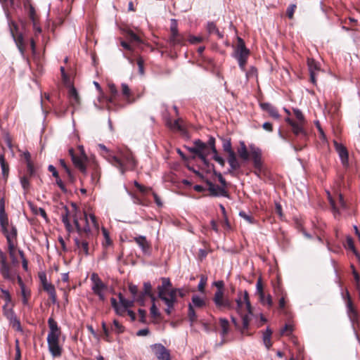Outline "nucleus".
<instances>
[{
    "label": "nucleus",
    "instance_id": "2",
    "mask_svg": "<svg viewBox=\"0 0 360 360\" xmlns=\"http://www.w3.org/2000/svg\"><path fill=\"white\" fill-rule=\"evenodd\" d=\"M101 154L114 167L117 168L122 174L128 170H134L136 167V161L132 153L129 150H120L117 155L111 153L103 144H98Z\"/></svg>",
    "mask_w": 360,
    "mask_h": 360
},
{
    "label": "nucleus",
    "instance_id": "57",
    "mask_svg": "<svg viewBox=\"0 0 360 360\" xmlns=\"http://www.w3.org/2000/svg\"><path fill=\"white\" fill-rule=\"evenodd\" d=\"M0 226L2 231L8 229L9 224L7 214L0 216Z\"/></svg>",
    "mask_w": 360,
    "mask_h": 360
},
{
    "label": "nucleus",
    "instance_id": "52",
    "mask_svg": "<svg viewBox=\"0 0 360 360\" xmlns=\"http://www.w3.org/2000/svg\"><path fill=\"white\" fill-rule=\"evenodd\" d=\"M30 178H27V176H21L20 177V181L21 184V186L25 191V193L28 192L30 184Z\"/></svg>",
    "mask_w": 360,
    "mask_h": 360
},
{
    "label": "nucleus",
    "instance_id": "19",
    "mask_svg": "<svg viewBox=\"0 0 360 360\" xmlns=\"http://www.w3.org/2000/svg\"><path fill=\"white\" fill-rule=\"evenodd\" d=\"M334 146L335 150L339 155L342 165L347 167L349 163V153L347 148L335 141H334Z\"/></svg>",
    "mask_w": 360,
    "mask_h": 360
},
{
    "label": "nucleus",
    "instance_id": "14",
    "mask_svg": "<svg viewBox=\"0 0 360 360\" xmlns=\"http://www.w3.org/2000/svg\"><path fill=\"white\" fill-rule=\"evenodd\" d=\"M328 200L334 217L337 218L340 215V208H346V202L344 200L343 195L341 193H339L336 201L330 196V194H328Z\"/></svg>",
    "mask_w": 360,
    "mask_h": 360
},
{
    "label": "nucleus",
    "instance_id": "46",
    "mask_svg": "<svg viewBox=\"0 0 360 360\" xmlns=\"http://www.w3.org/2000/svg\"><path fill=\"white\" fill-rule=\"evenodd\" d=\"M122 94L125 97L126 100L129 103L134 102V99L131 98V93L129 87L126 84H122Z\"/></svg>",
    "mask_w": 360,
    "mask_h": 360
},
{
    "label": "nucleus",
    "instance_id": "17",
    "mask_svg": "<svg viewBox=\"0 0 360 360\" xmlns=\"http://www.w3.org/2000/svg\"><path fill=\"white\" fill-rule=\"evenodd\" d=\"M307 66L309 72V81L314 84H316V73L320 70L319 63L313 58L307 59Z\"/></svg>",
    "mask_w": 360,
    "mask_h": 360
},
{
    "label": "nucleus",
    "instance_id": "32",
    "mask_svg": "<svg viewBox=\"0 0 360 360\" xmlns=\"http://www.w3.org/2000/svg\"><path fill=\"white\" fill-rule=\"evenodd\" d=\"M0 165H1L3 178L5 180H6L8 177L10 169H9V165L5 159L4 154L0 155Z\"/></svg>",
    "mask_w": 360,
    "mask_h": 360
},
{
    "label": "nucleus",
    "instance_id": "10",
    "mask_svg": "<svg viewBox=\"0 0 360 360\" xmlns=\"http://www.w3.org/2000/svg\"><path fill=\"white\" fill-rule=\"evenodd\" d=\"M346 306L347 314L349 321L352 323L353 328L356 330V328H360L359 314L356 307L354 306L348 291L347 292Z\"/></svg>",
    "mask_w": 360,
    "mask_h": 360
},
{
    "label": "nucleus",
    "instance_id": "50",
    "mask_svg": "<svg viewBox=\"0 0 360 360\" xmlns=\"http://www.w3.org/2000/svg\"><path fill=\"white\" fill-rule=\"evenodd\" d=\"M145 294L147 295L148 297H149L152 302H155V297L154 295L152 293V285L149 282H146L143 283V290Z\"/></svg>",
    "mask_w": 360,
    "mask_h": 360
},
{
    "label": "nucleus",
    "instance_id": "6",
    "mask_svg": "<svg viewBox=\"0 0 360 360\" xmlns=\"http://www.w3.org/2000/svg\"><path fill=\"white\" fill-rule=\"evenodd\" d=\"M250 56V50L245 46L243 39L238 37L237 46L234 49L233 56L238 60L240 68L245 71V65Z\"/></svg>",
    "mask_w": 360,
    "mask_h": 360
},
{
    "label": "nucleus",
    "instance_id": "63",
    "mask_svg": "<svg viewBox=\"0 0 360 360\" xmlns=\"http://www.w3.org/2000/svg\"><path fill=\"white\" fill-rule=\"evenodd\" d=\"M207 278L206 276H204V275H201L200 276V281L198 283V289L200 292H204L205 290V288L206 286V284H207Z\"/></svg>",
    "mask_w": 360,
    "mask_h": 360
},
{
    "label": "nucleus",
    "instance_id": "23",
    "mask_svg": "<svg viewBox=\"0 0 360 360\" xmlns=\"http://www.w3.org/2000/svg\"><path fill=\"white\" fill-rule=\"evenodd\" d=\"M48 326L49 328V331L47 338H54L60 336L62 333L61 328L60 327L58 326V323L52 316H51L48 319Z\"/></svg>",
    "mask_w": 360,
    "mask_h": 360
},
{
    "label": "nucleus",
    "instance_id": "40",
    "mask_svg": "<svg viewBox=\"0 0 360 360\" xmlns=\"http://www.w3.org/2000/svg\"><path fill=\"white\" fill-rule=\"evenodd\" d=\"M10 321L12 327L18 331H22V328L21 327L20 321L17 318V316L14 314V312L13 311H11L10 314Z\"/></svg>",
    "mask_w": 360,
    "mask_h": 360
},
{
    "label": "nucleus",
    "instance_id": "22",
    "mask_svg": "<svg viewBox=\"0 0 360 360\" xmlns=\"http://www.w3.org/2000/svg\"><path fill=\"white\" fill-rule=\"evenodd\" d=\"M250 159L252 160L253 163V167L255 166H260L262 165H264L263 160H262V153L260 148L255 147V146H250Z\"/></svg>",
    "mask_w": 360,
    "mask_h": 360
},
{
    "label": "nucleus",
    "instance_id": "36",
    "mask_svg": "<svg viewBox=\"0 0 360 360\" xmlns=\"http://www.w3.org/2000/svg\"><path fill=\"white\" fill-rule=\"evenodd\" d=\"M238 154L243 161L250 160V150H248L244 142H240V146L238 149Z\"/></svg>",
    "mask_w": 360,
    "mask_h": 360
},
{
    "label": "nucleus",
    "instance_id": "28",
    "mask_svg": "<svg viewBox=\"0 0 360 360\" xmlns=\"http://www.w3.org/2000/svg\"><path fill=\"white\" fill-rule=\"evenodd\" d=\"M91 183L94 185H96L98 183L101 177V169L98 167V164L94 162L91 166Z\"/></svg>",
    "mask_w": 360,
    "mask_h": 360
},
{
    "label": "nucleus",
    "instance_id": "61",
    "mask_svg": "<svg viewBox=\"0 0 360 360\" xmlns=\"http://www.w3.org/2000/svg\"><path fill=\"white\" fill-rule=\"evenodd\" d=\"M256 287H257V295H259V297H263L264 291V287H263L262 281L261 278H258V280L257 281Z\"/></svg>",
    "mask_w": 360,
    "mask_h": 360
},
{
    "label": "nucleus",
    "instance_id": "41",
    "mask_svg": "<svg viewBox=\"0 0 360 360\" xmlns=\"http://www.w3.org/2000/svg\"><path fill=\"white\" fill-rule=\"evenodd\" d=\"M219 325L221 328V335L225 337L229 331V322L225 318L219 319Z\"/></svg>",
    "mask_w": 360,
    "mask_h": 360
},
{
    "label": "nucleus",
    "instance_id": "43",
    "mask_svg": "<svg viewBox=\"0 0 360 360\" xmlns=\"http://www.w3.org/2000/svg\"><path fill=\"white\" fill-rule=\"evenodd\" d=\"M101 327L103 332V340L108 342H112L113 340L110 335V330L108 328L105 321L101 323Z\"/></svg>",
    "mask_w": 360,
    "mask_h": 360
},
{
    "label": "nucleus",
    "instance_id": "64",
    "mask_svg": "<svg viewBox=\"0 0 360 360\" xmlns=\"http://www.w3.org/2000/svg\"><path fill=\"white\" fill-rule=\"evenodd\" d=\"M222 147L224 150L228 154L231 153V151H233V150L232 149V146L230 139H224Z\"/></svg>",
    "mask_w": 360,
    "mask_h": 360
},
{
    "label": "nucleus",
    "instance_id": "54",
    "mask_svg": "<svg viewBox=\"0 0 360 360\" xmlns=\"http://www.w3.org/2000/svg\"><path fill=\"white\" fill-rule=\"evenodd\" d=\"M134 186L143 195H145L148 193V192L152 191V188L150 187H146L141 184H139L138 181H134Z\"/></svg>",
    "mask_w": 360,
    "mask_h": 360
},
{
    "label": "nucleus",
    "instance_id": "60",
    "mask_svg": "<svg viewBox=\"0 0 360 360\" xmlns=\"http://www.w3.org/2000/svg\"><path fill=\"white\" fill-rule=\"evenodd\" d=\"M345 246L346 248L351 250L354 253L356 254V250L354 246V240L350 236H348L347 238Z\"/></svg>",
    "mask_w": 360,
    "mask_h": 360
},
{
    "label": "nucleus",
    "instance_id": "37",
    "mask_svg": "<svg viewBox=\"0 0 360 360\" xmlns=\"http://www.w3.org/2000/svg\"><path fill=\"white\" fill-rule=\"evenodd\" d=\"M125 35L127 40L129 41L130 43L136 42L137 44H142L143 41L141 37L136 34L133 30L130 29H127L125 30Z\"/></svg>",
    "mask_w": 360,
    "mask_h": 360
},
{
    "label": "nucleus",
    "instance_id": "58",
    "mask_svg": "<svg viewBox=\"0 0 360 360\" xmlns=\"http://www.w3.org/2000/svg\"><path fill=\"white\" fill-rule=\"evenodd\" d=\"M146 297H148V296L146 294L144 293L143 291H141V292L139 291L137 295L134 299L136 302L139 303L141 305H143Z\"/></svg>",
    "mask_w": 360,
    "mask_h": 360
},
{
    "label": "nucleus",
    "instance_id": "3",
    "mask_svg": "<svg viewBox=\"0 0 360 360\" xmlns=\"http://www.w3.org/2000/svg\"><path fill=\"white\" fill-rule=\"evenodd\" d=\"M213 168V174L217 177L220 185L215 184L208 179H205L202 174L199 172L194 171V172L205 182L207 186L208 193L203 194V196H209L212 198L224 197L230 198V193L228 189L229 184L223 177L222 174L214 169V165H212Z\"/></svg>",
    "mask_w": 360,
    "mask_h": 360
},
{
    "label": "nucleus",
    "instance_id": "16",
    "mask_svg": "<svg viewBox=\"0 0 360 360\" xmlns=\"http://www.w3.org/2000/svg\"><path fill=\"white\" fill-rule=\"evenodd\" d=\"M165 124L172 131H178L182 133L186 131L184 120L180 117L173 122L170 117H165Z\"/></svg>",
    "mask_w": 360,
    "mask_h": 360
},
{
    "label": "nucleus",
    "instance_id": "9",
    "mask_svg": "<svg viewBox=\"0 0 360 360\" xmlns=\"http://www.w3.org/2000/svg\"><path fill=\"white\" fill-rule=\"evenodd\" d=\"M91 281L92 282L91 290L94 295L98 297L101 302H105V292L108 290V285L103 283L101 278L96 273H93L91 276Z\"/></svg>",
    "mask_w": 360,
    "mask_h": 360
},
{
    "label": "nucleus",
    "instance_id": "47",
    "mask_svg": "<svg viewBox=\"0 0 360 360\" xmlns=\"http://www.w3.org/2000/svg\"><path fill=\"white\" fill-rule=\"evenodd\" d=\"M21 290V295L22 297V302L24 305H27L28 304V300L31 296V292L29 289L24 286L20 288Z\"/></svg>",
    "mask_w": 360,
    "mask_h": 360
},
{
    "label": "nucleus",
    "instance_id": "21",
    "mask_svg": "<svg viewBox=\"0 0 360 360\" xmlns=\"http://www.w3.org/2000/svg\"><path fill=\"white\" fill-rule=\"evenodd\" d=\"M176 289H173L169 292V297H162V300L167 305V309H165V312L167 314L170 315L172 313V309L174 308V304L176 302Z\"/></svg>",
    "mask_w": 360,
    "mask_h": 360
},
{
    "label": "nucleus",
    "instance_id": "29",
    "mask_svg": "<svg viewBox=\"0 0 360 360\" xmlns=\"http://www.w3.org/2000/svg\"><path fill=\"white\" fill-rule=\"evenodd\" d=\"M44 290H45L49 295V298L53 303H56L57 300L56 292L54 285L52 283H44L42 286Z\"/></svg>",
    "mask_w": 360,
    "mask_h": 360
},
{
    "label": "nucleus",
    "instance_id": "15",
    "mask_svg": "<svg viewBox=\"0 0 360 360\" xmlns=\"http://www.w3.org/2000/svg\"><path fill=\"white\" fill-rule=\"evenodd\" d=\"M69 153L71 156L73 164L76 167H77L80 172L84 174H86V167L85 165V160H86V157L85 155L82 156H78L75 153L74 149L70 148L69 150Z\"/></svg>",
    "mask_w": 360,
    "mask_h": 360
},
{
    "label": "nucleus",
    "instance_id": "38",
    "mask_svg": "<svg viewBox=\"0 0 360 360\" xmlns=\"http://www.w3.org/2000/svg\"><path fill=\"white\" fill-rule=\"evenodd\" d=\"M207 30L210 34H216L219 39H222L224 34L219 30L217 25L213 22H209L207 25Z\"/></svg>",
    "mask_w": 360,
    "mask_h": 360
},
{
    "label": "nucleus",
    "instance_id": "39",
    "mask_svg": "<svg viewBox=\"0 0 360 360\" xmlns=\"http://www.w3.org/2000/svg\"><path fill=\"white\" fill-rule=\"evenodd\" d=\"M108 92L110 94L109 97L108 98V101L110 103H113L116 98L118 95V91L116 88V86L114 84H108Z\"/></svg>",
    "mask_w": 360,
    "mask_h": 360
},
{
    "label": "nucleus",
    "instance_id": "49",
    "mask_svg": "<svg viewBox=\"0 0 360 360\" xmlns=\"http://www.w3.org/2000/svg\"><path fill=\"white\" fill-rule=\"evenodd\" d=\"M271 334L272 331L269 328H267L266 332L264 333L263 341L267 349H269L272 345L271 341Z\"/></svg>",
    "mask_w": 360,
    "mask_h": 360
},
{
    "label": "nucleus",
    "instance_id": "4",
    "mask_svg": "<svg viewBox=\"0 0 360 360\" xmlns=\"http://www.w3.org/2000/svg\"><path fill=\"white\" fill-rule=\"evenodd\" d=\"M294 114L296 118L298 120V122H295L290 118L288 117L285 119V122L291 127L292 131L294 135L300 139L302 143H304V146L293 144V148L295 150H301L304 146H306V142L307 140V133L303 128V124L304 123V115L300 110H294Z\"/></svg>",
    "mask_w": 360,
    "mask_h": 360
},
{
    "label": "nucleus",
    "instance_id": "25",
    "mask_svg": "<svg viewBox=\"0 0 360 360\" xmlns=\"http://www.w3.org/2000/svg\"><path fill=\"white\" fill-rule=\"evenodd\" d=\"M70 212L69 211L67 206L63 207V212L61 213V220L65 225V229L68 233L74 231V227L71 225L70 221L69 215Z\"/></svg>",
    "mask_w": 360,
    "mask_h": 360
},
{
    "label": "nucleus",
    "instance_id": "45",
    "mask_svg": "<svg viewBox=\"0 0 360 360\" xmlns=\"http://www.w3.org/2000/svg\"><path fill=\"white\" fill-rule=\"evenodd\" d=\"M111 330L119 335L124 332L125 328L117 320L115 319L111 326Z\"/></svg>",
    "mask_w": 360,
    "mask_h": 360
},
{
    "label": "nucleus",
    "instance_id": "5",
    "mask_svg": "<svg viewBox=\"0 0 360 360\" xmlns=\"http://www.w3.org/2000/svg\"><path fill=\"white\" fill-rule=\"evenodd\" d=\"M18 266L8 262L6 255L0 251V274L4 279L14 282L17 276Z\"/></svg>",
    "mask_w": 360,
    "mask_h": 360
},
{
    "label": "nucleus",
    "instance_id": "27",
    "mask_svg": "<svg viewBox=\"0 0 360 360\" xmlns=\"http://www.w3.org/2000/svg\"><path fill=\"white\" fill-rule=\"evenodd\" d=\"M245 304L246 309L248 310V314H252V307L250 301L248 292L245 290L243 295V300L240 297H238L236 300L237 307L238 309L242 307L243 303Z\"/></svg>",
    "mask_w": 360,
    "mask_h": 360
},
{
    "label": "nucleus",
    "instance_id": "12",
    "mask_svg": "<svg viewBox=\"0 0 360 360\" xmlns=\"http://www.w3.org/2000/svg\"><path fill=\"white\" fill-rule=\"evenodd\" d=\"M60 337L47 338L48 348L50 354L54 358L62 356L63 349L59 343Z\"/></svg>",
    "mask_w": 360,
    "mask_h": 360
},
{
    "label": "nucleus",
    "instance_id": "55",
    "mask_svg": "<svg viewBox=\"0 0 360 360\" xmlns=\"http://www.w3.org/2000/svg\"><path fill=\"white\" fill-rule=\"evenodd\" d=\"M0 290L3 294L2 298L4 300L6 304L4 307V308L6 307L11 302V296L8 290L4 289L3 288L0 287Z\"/></svg>",
    "mask_w": 360,
    "mask_h": 360
},
{
    "label": "nucleus",
    "instance_id": "24",
    "mask_svg": "<svg viewBox=\"0 0 360 360\" xmlns=\"http://www.w3.org/2000/svg\"><path fill=\"white\" fill-rule=\"evenodd\" d=\"M133 240L137 243L144 253H149L150 252V243L147 240L145 236H139L134 237Z\"/></svg>",
    "mask_w": 360,
    "mask_h": 360
},
{
    "label": "nucleus",
    "instance_id": "26",
    "mask_svg": "<svg viewBox=\"0 0 360 360\" xmlns=\"http://www.w3.org/2000/svg\"><path fill=\"white\" fill-rule=\"evenodd\" d=\"M228 155V162L231 167V169L229 170V173L233 174L234 170L238 169L240 167V164L237 160L234 151H231V153H229Z\"/></svg>",
    "mask_w": 360,
    "mask_h": 360
},
{
    "label": "nucleus",
    "instance_id": "44",
    "mask_svg": "<svg viewBox=\"0 0 360 360\" xmlns=\"http://www.w3.org/2000/svg\"><path fill=\"white\" fill-rule=\"evenodd\" d=\"M184 41V37L179 33L176 32L175 34H170L169 43L172 46L181 44Z\"/></svg>",
    "mask_w": 360,
    "mask_h": 360
},
{
    "label": "nucleus",
    "instance_id": "62",
    "mask_svg": "<svg viewBox=\"0 0 360 360\" xmlns=\"http://www.w3.org/2000/svg\"><path fill=\"white\" fill-rule=\"evenodd\" d=\"M256 287H257V295H259V297H263L264 291V287H263L262 281L261 278H258V280L257 281Z\"/></svg>",
    "mask_w": 360,
    "mask_h": 360
},
{
    "label": "nucleus",
    "instance_id": "51",
    "mask_svg": "<svg viewBox=\"0 0 360 360\" xmlns=\"http://www.w3.org/2000/svg\"><path fill=\"white\" fill-rule=\"evenodd\" d=\"M188 317L191 321V326L197 321V315L191 304H188Z\"/></svg>",
    "mask_w": 360,
    "mask_h": 360
},
{
    "label": "nucleus",
    "instance_id": "35",
    "mask_svg": "<svg viewBox=\"0 0 360 360\" xmlns=\"http://www.w3.org/2000/svg\"><path fill=\"white\" fill-rule=\"evenodd\" d=\"M4 235L5 236L6 240H8V238L13 240H18V231L15 226H11L10 228L2 231Z\"/></svg>",
    "mask_w": 360,
    "mask_h": 360
},
{
    "label": "nucleus",
    "instance_id": "48",
    "mask_svg": "<svg viewBox=\"0 0 360 360\" xmlns=\"http://www.w3.org/2000/svg\"><path fill=\"white\" fill-rule=\"evenodd\" d=\"M36 175V168L34 164L26 165V169L22 176H27V178H32Z\"/></svg>",
    "mask_w": 360,
    "mask_h": 360
},
{
    "label": "nucleus",
    "instance_id": "18",
    "mask_svg": "<svg viewBox=\"0 0 360 360\" xmlns=\"http://www.w3.org/2000/svg\"><path fill=\"white\" fill-rule=\"evenodd\" d=\"M259 107L261 109L267 112L269 115L275 120H279L281 115L279 114L278 108L270 103L259 102Z\"/></svg>",
    "mask_w": 360,
    "mask_h": 360
},
{
    "label": "nucleus",
    "instance_id": "20",
    "mask_svg": "<svg viewBox=\"0 0 360 360\" xmlns=\"http://www.w3.org/2000/svg\"><path fill=\"white\" fill-rule=\"evenodd\" d=\"M172 288V283L170 280L167 278H162V285L158 287V297L162 299V297H169V292L173 290Z\"/></svg>",
    "mask_w": 360,
    "mask_h": 360
},
{
    "label": "nucleus",
    "instance_id": "11",
    "mask_svg": "<svg viewBox=\"0 0 360 360\" xmlns=\"http://www.w3.org/2000/svg\"><path fill=\"white\" fill-rule=\"evenodd\" d=\"M10 32L18 46L19 51L22 54L24 53L25 47L24 42V37L22 33L19 32L18 25L13 20L8 22Z\"/></svg>",
    "mask_w": 360,
    "mask_h": 360
},
{
    "label": "nucleus",
    "instance_id": "7",
    "mask_svg": "<svg viewBox=\"0 0 360 360\" xmlns=\"http://www.w3.org/2000/svg\"><path fill=\"white\" fill-rule=\"evenodd\" d=\"M188 150L191 153L198 156L206 167H210V165L207 160V156L210 153L212 150L205 143L198 139L195 141L194 146L188 148Z\"/></svg>",
    "mask_w": 360,
    "mask_h": 360
},
{
    "label": "nucleus",
    "instance_id": "8",
    "mask_svg": "<svg viewBox=\"0 0 360 360\" xmlns=\"http://www.w3.org/2000/svg\"><path fill=\"white\" fill-rule=\"evenodd\" d=\"M215 285L217 287L218 290L216 291L213 301L216 304L217 307L219 309H231L233 308L232 302L227 297H224V292L221 290L224 287V282L222 281H219L215 282Z\"/></svg>",
    "mask_w": 360,
    "mask_h": 360
},
{
    "label": "nucleus",
    "instance_id": "31",
    "mask_svg": "<svg viewBox=\"0 0 360 360\" xmlns=\"http://www.w3.org/2000/svg\"><path fill=\"white\" fill-rule=\"evenodd\" d=\"M25 8L27 11L29 18L32 23L39 22V16L36 13L34 7L30 3L25 4Z\"/></svg>",
    "mask_w": 360,
    "mask_h": 360
},
{
    "label": "nucleus",
    "instance_id": "30",
    "mask_svg": "<svg viewBox=\"0 0 360 360\" xmlns=\"http://www.w3.org/2000/svg\"><path fill=\"white\" fill-rule=\"evenodd\" d=\"M59 163H60V167L63 168V169L65 171V174H67L68 181L70 183H74L76 179L75 176L73 172H72V170L70 169V168L69 167V166L65 162V160L60 159L59 160Z\"/></svg>",
    "mask_w": 360,
    "mask_h": 360
},
{
    "label": "nucleus",
    "instance_id": "59",
    "mask_svg": "<svg viewBox=\"0 0 360 360\" xmlns=\"http://www.w3.org/2000/svg\"><path fill=\"white\" fill-rule=\"evenodd\" d=\"M7 244L8 253L15 252L18 245V240H13L8 238V240H7Z\"/></svg>",
    "mask_w": 360,
    "mask_h": 360
},
{
    "label": "nucleus",
    "instance_id": "53",
    "mask_svg": "<svg viewBox=\"0 0 360 360\" xmlns=\"http://www.w3.org/2000/svg\"><path fill=\"white\" fill-rule=\"evenodd\" d=\"M192 302L195 307L199 308H202L205 305V300L198 295H193L192 297Z\"/></svg>",
    "mask_w": 360,
    "mask_h": 360
},
{
    "label": "nucleus",
    "instance_id": "33",
    "mask_svg": "<svg viewBox=\"0 0 360 360\" xmlns=\"http://www.w3.org/2000/svg\"><path fill=\"white\" fill-rule=\"evenodd\" d=\"M254 174L257 175L259 179H263L267 178L269 176V172L268 169L264 165L255 166Z\"/></svg>",
    "mask_w": 360,
    "mask_h": 360
},
{
    "label": "nucleus",
    "instance_id": "56",
    "mask_svg": "<svg viewBox=\"0 0 360 360\" xmlns=\"http://www.w3.org/2000/svg\"><path fill=\"white\" fill-rule=\"evenodd\" d=\"M259 298L262 304H266L269 307L273 305V300L271 296L269 294L266 296L265 293H264V297H259Z\"/></svg>",
    "mask_w": 360,
    "mask_h": 360
},
{
    "label": "nucleus",
    "instance_id": "1",
    "mask_svg": "<svg viewBox=\"0 0 360 360\" xmlns=\"http://www.w3.org/2000/svg\"><path fill=\"white\" fill-rule=\"evenodd\" d=\"M72 220L77 236L74 238L75 246L80 255L89 256L92 253L91 244L94 235L91 231L87 214L77 210L75 204H72Z\"/></svg>",
    "mask_w": 360,
    "mask_h": 360
},
{
    "label": "nucleus",
    "instance_id": "13",
    "mask_svg": "<svg viewBox=\"0 0 360 360\" xmlns=\"http://www.w3.org/2000/svg\"><path fill=\"white\" fill-rule=\"evenodd\" d=\"M150 348L158 360H172L170 351L160 343L150 345Z\"/></svg>",
    "mask_w": 360,
    "mask_h": 360
},
{
    "label": "nucleus",
    "instance_id": "42",
    "mask_svg": "<svg viewBox=\"0 0 360 360\" xmlns=\"http://www.w3.org/2000/svg\"><path fill=\"white\" fill-rule=\"evenodd\" d=\"M117 296L119 298L120 303L122 304L124 307L127 308V309H129V308L134 307L135 302L134 300H129L126 299L121 292H120Z\"/></svg>",
    "mask_w": 360,
    "mask_h": 360
},
{
    "label": "nucleus",
    "instance_id": "34",
    "mask_svg": "<svg viewBox=\"0 0 360 360\" xmlns=\"http://www.w3.org/2000/svg\"><path fill=\"white\" fill-rule=\"evenodd\" d=\"M68 94L70 98V102L72 105H76L80 103L79 96L77 93V89L74 86H72L69 89Z\"/></svg>",
    "mask_w": 360,
    "mask_h": 360
}]
</instances>
